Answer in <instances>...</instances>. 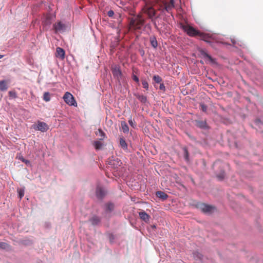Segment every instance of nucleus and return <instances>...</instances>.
<instances>
[{
    "mask_svg": "<svg viewBox=\"0 0 263 263\" xmlns=\"http://www.w3.org/2000/svg\"><path fill=\"white\" fill-rule=\"evenodd\" d=\"M181 27L189 36L191 37L198 36L201 40L208 43L210 42L209 41L210 36L208 34L201 32L189 25H181Z\"/></svg>",
    "mask_w": 263,
    "mask_h": 263,
    "instance_id": "f257e3e1",
    "label": "nucleus"
},
{
    "mask_svg": "<svg viewBox=\"0 0 263 263\" xmlns=\"http://www.w3.org/2000/svg\"><path fill=\"white\" fill-rule=\"evenodd\" d=\"M144 21L141 18V16L138 15L136 18H132L130 21V28L137 30L141 28V26L144 24Z\"/></svg>",
    "mask_w": 263,
    "mask_h": 263,
    "instance_id": "f03ea898",
    "label": "nucleus"
},
{
    "mask_svg": "<svg viewBox=\"0 0 263 263\" xmlns=\"http://www.w3.org/2000/svg\"><path fill=\"white\" fill-rule=\"evenodd\" d=\"M64 101L69 105L76 106L77 103L73 96L69 92H66L63 97Z\"/></svg>",
    "mask_w": 263,
    "mask_h": 263,
    "instance_id": "7ed1b4c3",
    "label": "nucleus"
},
{
    "mask_svg": "<svg viewBox=\"0 0 263 263\" xmlns=\"http://www.w3.org/2000/svg\"><path fill=\"white\" fill-rule=\"evenodd\" d=\"M197 207L205 213H211L215 210V207L203 203H198Z\"/></svg>",
    "mask_w": 263,
    "mask_h": 263,
    "instance_id": "20e7f679",
    "label": "nucleus"
},
{
    "mask_svg": "<svg viewBox=\"0 0 263 263\" xmlns=\"http://www.w3.org/2000/svg\"><path fill=\"white\" fill-rule=\"evenodd\" d=\"M36 129L41 131L42 132H45L49 129V126L45 122L38 121Z\"/></svg>",
    "mask_w": 263,
    "mask_h": 263,
    "instance_id": "39448f33",
    "label": "nucleus"
},
{
    "mask_svg": "<svg viewBox=\"0 0 263 263\" xmlns=\"http://www.w3.org/2000/svg\"><path fill=\"white\" fill-rule=\"evenodd\" d=\"M143 11L151 18L156 15V11L152 7H146L143 9Z\"/></svg>",
    "mask_w": 263,
    "mask_h": 263,
    "instance_id": "423d86ee",
    "label": "nucleus"
},
{
    "mask_svg": "<svg viewBox=\"0 0 263 263\" xmlns=\"http://www.w3.org/2000/svg\"><path fill=\"white\" fill-rule=\"evenodd\" d=\"M65 50L61 47H57L56 49L55 56L61 60H63L65 58Z\"/></svg>",
    "mask_w": 263,
    "mask_h": 263,
    "instance_id": "0eeeda50",
    "label": "nucleus"
},
{
    "mask_svg": "<svg viewBox=\"0 0 263 263\" xmlns=\"http://www.w3.org/2000/svg\"><path fill=\"white\" fill-rule=\"evenodd\" d=\"M96 194L97 197L99 199H102L105 195L104 190L100 186H98L96 189Z\"/></svg>",
    "mask_w": 263,
    "mask_h": 263,
    "instance_id": "6e6552de",
    "label": "nucleus"
},
{
    "mask_svg": "<svg viewBox=\"0 0 263 263\" xmlns=\"http://www.w3.org/2000/svg\"><path fill=\"white\" fill-rule=\"evenodd\" d=\"M119 145L125 151H128L127 144L123 137L119 138Z\"/></svg>",
    "mask_w": 263,
    "mask_h": 263,
    "instance_id": "1a4fd4ad",
    "label": "nucleus"
},
{
    "mask_svg": "<svg viewBox=\"0 0 263 263\" xmlns=\"http://www.w3.org/2000/svg\"><path fill=\"white\" fill-rule=\"evenodd\" d=\"M139 215L140 218L146 222H148L149 220L150 216L144 211L140 212Z\"/></svg>",
    "mask_w": 263,
    "mask_h": 263,
    "instance_id": "9d476101",
    "label": "nucleus"
},
{
    "mask_svg": "<svg viewBox=\"0 0 263 263\" xmlns=\"http://www.w3.org/2000/svg\"><path fill=\"white\" fill-rule=\"evenodd\" d=\"M54 29L55 32L63 31L65 28V26L61 22H58L53 25Z\"/></svg>",
    "mask_w": 263,
    "mask_h": 263,
    "instance_id": "9b49d317",
    "label": "nucleus"
},
{
    "mask_svg": "<svg viewBox=\"0 0 263 263\" xmlns=\"http://www.w3.org/2000/svg\"><path fill=\"white\" fill-rule=\"evenodd\" d=\"M112 72L114 77H116L118 79H119L122 75L121 70L118 67H115L112 70Z\"/></svg>",
    "mask_w": 263,
    "mask_h": 263,
    "instance_id": "f8f14e48",
    "label": "nucleus"
},
{
    "mask_svg": "<svg viewBox=\"0 0 263 263\" xmlns=\"http://www.w3.org/2000/svg\"><path fill=\"white\" fill-rule=\"evenodd\" d=\"M165 9L167 12H169L174 7V0H170L168 3H166L164 4Z\"/></svg>",
    "mask_w": 263,
    "mask_h": 263,
    "instance_id": "ddd939ff",
    "label": "nucleus"
},
{
    "mask_svg": "<svg viewBox=\"0 0 263 263\" xmlns=\"http://www.w3.org/2000/svg\"><path fill=\"white\" fill-rule=\"evenodd\" d=\"M89 221L92 225L96 226L100 223L101 219L99 217L97 216H93L89 219Z\"/></svg>",
    "mask_w": 263,
    "mask_h": 263,
    "instance_id": "4468645a",
    "label": "nucleus"
},
{
    "mask_svg": "<svg viewBox=\"0 0 263 263\" xmlns=\"http://www.w3.org/2000/svg\"><path fill=\"white\" fill-rule=\"evenodd\" d=\"M156 195L157 197L163 200H166L168 197V195L162 191H157L156 193Z\"/></svg>",
    "mask_w": 263,
    "mask_h": 263,
    "instance_id": "2eb2a0df",
    "label": "nucleus"
},
{
    "mask_svg": "<svg viewBox=\"0 0 263 263\" xmlns=\"http://www.w3.org/2000/svg\"><path fill=\"white\" fill-rule=\"evenodd\" d=\"M196 125L197 127L201 128H205L206 127V123L204 121H196Z\"/></svg>",
    "mask_w": 263,
    "mask_h": 263,
    "instance_id": "dca6fc26",
    "label": "nucleus"
},
{
    "mask_svg": "<svg viewBox=\"0 0 263 263\" xmlns=\"http://www.w3.org/2000/svg\"><path fill=\"white\" fill-rule=\"evenodd\" d=\"M121 126L122 131L124 133H127L129 131V128L127 123L125 121H122L121 123Z\"/></svg>",
    "mask_w": 263,
    "mask_h": 263,
    "instance_id": "f3484780",
    "label": "nucleus"
},
{
    "mask_svg": "<svg viewBox=\"0 0 263 263\" xmlns=\"http://www.w3.org/2000/svg\"><path fill=\"white\" fill-rule=\"evenodd\" d=\"M136 98L142 103H145L147 101V98L145 96L139 94H135Z\"/></svg>",
    "mask_w": 263,
    "mask_h": 263,
    "instance_id": "a211bd4d",
    "label": "nucleus"
},
{
    "mask_svg": "<svg viewBox=\"0 0 263 263\" xmlns=\"http://www.w3.org/2000/svg\"><path fill=\"white\" fill-rule=\"evenodd\" d=\"M0 89L2 91H5L7 89V86L5 81H0Z\"/></svg>",
    "mask_w": 263,
    "mask_h": 263,
    "instance_id": "6ab92c4d",
    "label": "nucleus"
},
{
    "mask_svg": "<svg viewBox=\"0 0 263 263\" xmlns=\"http://www.w3.org/2000/svg\"><path fill=\"white\" fill-rule=\"evenodd\" d=\"M150 42H151V45L153 47L156 48L157 47L158 43H157V40L155 36L151 37Z\"/></svg>",
    "mask_w": 263,
    "mask_h": 263,
    "instance_id": "aec40b11",
    "label": "nucleus"
},
{
    "mask_svg": "<svg viewBox=\"0 0 263 263\" xmlns=\"http://www.w3.org/2000/svg\"><path fill=\"white\" fill-rule=\"evenodd\" d=\"M43 100L46 102H48L50 100V94L48 92H45L43 95Z\"/></svg>",
    "mask_w": 263,
    "mask_h": 263,
    "instance_id": "412c9836",
    "label": "nucleus"
},
{
    "mask_svg": "<svg viewBox=\"0 0 263 263\" xmlns=\"http://www.w3.org/2000/svg\"><path fill=\"white\" fill-rule=\"evenodd\" d=\"M183 152H184V159L186 161H189V154L187 149L186 147H184L183 148Z\"/></svg>",
    "mask_w": 263,
    "mask_h": 263,
    "instance_id": "4be33fe9",
    "label": "nucleus"
},
{
    "mask_svg": "<svg viewBox=\"0 0 263 263\" xmlns=\"http://www.w3.org/2000/svg\"><path fill=\"white\" fill-rule=\"evenodd\" d=\"M93 145L96 149H100L102 146V142L99 141H95Z\"/></svg>",
    "mask_w": 263,
    "mask_h": 263,
    "instance_id": "5701e85b",
    "label": "nucleus"
},
{
    "mask_svg": "<svg viewBox=\"0 0 263 263\" xmlns=\"http://www.w3.org/2000/svg\"><path fill=\"white\" fill-rule=\"evenodd\" d=\"M153 80L157 83H160L162 81V78L158 75L154 76Z\"/></svg>",
    "mask_w": 263,
    "mask_h": 263,
    "instance_id": "b1692460",
    "label": "nucleus"
},
{
    "mask_svg": "<svg viewBox=\"0 0 263 263\" xmlns=\"http://www.w3.org/2000/svg\"><path fill=\"white\" fill-rule=\"evenodd\" d=\"M201 54L204 57V58H208L209 60H210V61H213V59L211 57V55H210L209 54H208L207 53H206L205 51L202 50L201 51Z\"/></svg>",
    "mask_w": 263,
    "mask_h": 263,
    "instance_id": "393cba45",
    "label": "nucleus"
},
{
    "mask_svg": "<svg viewBox=\"0 0 263 263\" xmlns=\"http://www.w3.org/2000/svg\"><path fill=\"white\" fill-rule=\"evenodd\" d=\"M9 248V246L7 243L5 242H0V249H8Z\"/></svg>",
    "mask_w": 263,
    "mask_h": 263,
    "instance_id": "a878e982",
    "label": "nucleus"
},
{
    "mask_svg": "<svg viewBox=\"0 0 263 263\" xmlns=\"http://www.w3.org/2000/svg\"><path fill=\"white\" fill-rule=\"evenodd\" d=\"M142 86H143V87L145 89H146V90H148V84L147 83V82L146 81V80H142Z\"/></svg>",
    "mask_w": 263,
    "mask_h": 263,
    "instance_id": "bb28decb",
    "label": "nucleus"
},
{
    "mask_svg": "<svg viewBox=\"0 0 263 263\" xmlns=\"http://www.w3.org/2000/svg\"><path fill=\"white\" fill-rule=\"evenodd\" d=\"M98 132L99 133V135L102 137L100 140H103L105 136V133L101 129H99Z\"/></svg>",
    "mask_w": 263,
    "mask_h": 263,
    "instance_id": "cd10ccee",
    "label": "nucleus"
},
{
    "mask_svg": "<svg viewBox=\"0 0 263 263\" xmlns=\"http://www.w3.org/2000/svg\"><path fill=\"white\" fill-rule=\"evenodd\" d=\"M200 106L201 107V109L203 111V112H206V110H207V106L205 105V104H201L200 105Z\"/></svg>",
    "mask_w": 263,
    "mask_h": 263,
    "instance_id": "c85d7f7f",
    "label": "nucleus"
},
{
    "mask_svg": "<svg viewBox=\"0 0 263 263\" xmlns=\"http://www.w3.org/2000/svg\"><path fill=\"white\" fill-rule=\"evenodd\" d=\"M128 122H129V124H130V125L131 126L133 127L134 128L136 126V124L135 121L134 120H133L132 118H130L128 120Z\"/></svg>",
    "mask_w": 263,
    "mask_h": 263,
    "instance_id": "c756f323",
    "label": "nucleus"
},
{
    "mask_svg": "<svg viewBox=\"0 0 263 263\" xmlns=\"http://www.w3.org/2000/svg\"><path fill=\"white\" fill-rule=\"evenodd\" d=\"M20 159L22 160V162H24L27 165H28L30 164V161L29 160L25 159L23 157H21L20 158Z\"/></svg>",
    "mask_w": 263,
    "mask_h": 263,
    "instance_id": "7c9ffc66",
    "label": "nucleus"
},
{
    "mask_svg": "<svg viewBox=\"0 0 263 263\" xmlns=\"http://www.w3.org/2000/svg\"><path fill=\"white\" fill-rule=\"evenodd\" d=\"M114 208V205L112 203H108L107 204V209L108 211H111Z\"/></svg>",
    "mask_w": 263,
    "mask_h": 263,
    "instance_id": "2f4dec72",
    "label": "nucleus"
},
{
    "mask_svg": "<svg viewBox=\"0 0 263 263\" xmlns=\"http://www.w3.org/2000/svg\"><path fill=\"white\" fill-rule=\"evenodd\" d=\"M107 15L109 17H112L114 15V11L110 10L108 11Z\"/></svg>",
    "mask_w": 263,
    "mask_h": 263,
    "instance_id": "473e14b6",
    "label": "nucleus"
},
{
    "mask_svg": "<svg viewBox=\"0 0 263 263\" xmlns=\"http://www.w3.org/2000/svg\"><path fill=\"white\" fill-rule=\"evenodd\" d=\"M132 78L134 81H135V82H136L137 83H139V78L136 75L133 74L132 76Z\"/></svg>",
    "mask_w": 263,
    "mask_h": 263,
    "instance_id": "72a5a7b5",
    "label": "nucleus"
},
{
    "mask_svg": "<svg viewBox=\"0 0 263 263\" xmlns=\"http://www.w3.org/2000/svg\"><path fill=\"white\" fill-rule=\"evenodd\" d=\"M19 196L20 198L21 199L24 195V191H20L19 192Z\"/></svg>",
    "mask_w": 263,
    "mask_h": 263,
    "instance_id": "f704fd0d",
    "label": "nucleus"
},
{
    "mask_svg": "<svg viewBox=\"0 0 263 263\" xmlns=\"http://www.w3.org/2000/svg\"><path fill=\"white\" fill-rule=\"evenodd\" d=\"M160 89L161 90H165V86H164V85L163 83L160 84Z\"/></svg>",
    "mask_w": 263,
    "mask_h": 263,
    "instance_id": "c9c22d12",
    "label": "nucleus"
},
{
    "mask_svg": "<svg viewBox=\"0 0 263 263\" xmlns=\"http://www.w3.org/2000/svg\"><path fill=\"white\" fill-rule=\"evenodd\" d=\"M217 177H218L219 179L221 180V179H222L224 178V175H223V174H222V175H218V176H217Z\"/></svg>",
    "mask_w": 263,
    "mask_h": 263,
    "instance_id": "e433bc0d",
    "label": "nucleus"
},
{
    "mask_svg": "<svg viewBox=\"0 0 263 263\" xmlns=\"http://www.w3.org/2000/svg\"><path fill=\"white\" fill-rule=\"evenodd\" d=\"M9 94L11 96H12L13 95H15V93L12 91H9Z\"/></svg>",
    "mask_w": 263,
    "mask_h": 263,
    "instance_id": "4c0bfd02",
    "label": "nucleus"
},
{
    "mask_svg": "<svg viewBox=\"0 0 263 263\" xmlns=\"http://www.w3.org/2000/svg\"><path fill=\"white\" fill-rule=\"evenodd\" d=\"M256 124H259V123H261V121L259 120H256Z\"/></svg>",
    "mask_w": 263,
    "mask_h": 263,
    "instance_id": "58836bf2",
    "label": "nucleus"
},
{
    "mask_svg": "<svg viewBox=\"0 0 263 263\" xmlns=\"http://www.w3.org/2000/svg\"><path fill=\"white\" fill-rule=\"evenodd\" d=\"M4 57L3 55L0 54V59Z\"/></svg>",
    "mask_w": 263,
    "mask_h": 263,
    "instance_id": "ea45409f",
    "label": "nucleus"
}]
</instances>
